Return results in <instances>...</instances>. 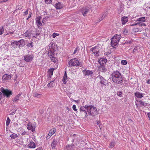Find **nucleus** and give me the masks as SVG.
Instances as JSON below:
<instances>
[{
  "instance_id": "63",
  "label": "nucleus",
  "mask_w": 150,
  "mask_h": 150,
  "mask_svg": "<svg viewBox=\"0 0 150 150\" xmlns=\"http://www.w3.org/2000/svg\"><path fill=\"white\" fill-rule=\"evenodd\" d=\"M137 25V23H134V24H132L130 25V26H135Z\"/></svg>"
},
{
  "instance_id": "26",
  "label": "nucleus",
  "mask_w": 150,
  "mask_h": 150,
  "mask_svg": "<svg viewBox=\"0 0 150 150\" xmlns=\"http://www.w3.org/2000/svg\"><path fill=\"white\" fill-rule=\"evenodd\" d=\"M21 93H19L15 97L12 99V100L14 102H17L19 100Z\"/></svg>"
},
{
  "instance_id": "54",
  "label": "nucleus",
  "mask_w": 150,
  "mask_h": 150,
  "mask_svg": "<svg viewBox=\"0 0 150 150\" xmlns=\"http://www.w3.org/2000/svg\"><path fill=\"white\" fill-rule=\"evenodd\" d=\"M8 0H1L0 1V3L6 2Z\"/></svg>"
},
{
  "instance_id": "39",
  "label": "nucleus",
  "mask_w": 150,
  "mask_h": 150,
  "mask_svg": "<svg viewBox=\"0 0 150 150\" xmlns=\"http://www.w3.org/2000/svg\"><path fill=\"white\" fill-rule=\"evenodd\" d=\"M137 25L139 26H145L146 25L145 23L141 22L137 23Z\"/></svg>"
},
{
  "instance_id": "38",
  "label": "nucleus",
  "mask_w": 150,
  "mask_h": 150,
  "mask_svg": "<svg viewBox=\"0 0 150 150\" xmlns=\"http://www.w3.org/2000/svg\"><path fill=\"white\" fill-rule=\"evenodd\" d=\"M4 31L3 26H1L0 27V35H2L4 33Z\"/></svg>"
},
{
  "instance_id": "15",
  "label": "nucleus",
  "mask_w": 150,
  "mask_h": 150,
  "mask_svg": "<svg viewBox=\"0 0 150 150\" xmlns=\"http://www.w3.org/2000/svg\"><path fill=\"white\" fill-rule=\"evenodd\" d=\"M134 94L135 97L140 99L142 98L144 95H145V93H140L139 91H137L134 93Z\"/></svg>"
},
{
  "instance_id": "35",
  "label": "nucleus",
  "mask_w": 150,
  "mask_h": 150,
  "mask_svg": "<svg viewBox=\"0 0 150 150\" xmlns=\"http://www.w3.org/2000/svg\"><path fill=\"white\" fill-rule=\"evenodd\" d=\"M33 96L34 97L37 98H40L41 97V95L40 94H38L37 93H35L33 94Z\"/></svg>"
},
{
  "instance_id": "33",
  "label": "nucleus",
  "mask_w": 150,
  "mask_h": 150,
  "mask_svg": "<svg viewBox=\"0 0 150 150\" xmlns=\"http://www.w3.org/2000/svg\"><path fill=\"white\" fill-rule=\"evenodd\" d=\"M18 136L16 134L13 133L12 134L10 135V137L12 139H15L17 138Z\"/></svg>"
},
{
  "instance_id": "41",
  "label": "nucleus",
  "mask_w": 150,
  "mask_h": 150,
  "mask_svg": "<svg viewBox=\"0 0 150 150\" xmlns=\"http://www.w3.org/2000/svg\"><path fill=\"white\" fill-rule=\"evenodd\" d=\"M10 121H11V120L9 119V118L8 117H7V119L6 120V125L7 126H8L9 125L10 122Z\"/></svg>"
},
{
  "instance_id": "55",
  "label": "nucleus",
  "mask_w": 150,
  "mask_h": 150,
  "mask_svg": "<svg viewBox=\"0 0 150 150\" xmlns=\"http://www.w3.org/2000/svg\"><path fill=\"white\" fill-rule=\"evenodd\" d=\"M77 49H78V48H75V49L74 51V52L73 53V54H75L76 53V52H77Z\"/></svg>"
},
{
  "instance_id": "7",
  "label": "nucleus",
  "mask_w": 150,
  "mask_h": 150,
  "mask_svg": "<svg viewBox=\"0 0 150 150\" xmlns=\"http://www.w3.org/2000/svg\"><path fill=\"white\" fill-rule=\"evenodd\" d=\"M0 90L1 91L3 94L4 95L6 96L7 97H9L11 95H12L11 91L7 89H5L1 87Z\"/></svg>"
},
{
  "instance_id": "59",
  "label": "nucleus",
  "mask_w": 150,
  "mask_h": 150,
  "mask_svg": "<svg viewBox=\"0 0 150 150\" xmlns=\"http://www.w3.org/2000/svg\"><path fill=\"white\" fill-rule=\"evenodd\" d=\"M13 125L15 127H16L18 126V124L16 122H14L13 123Z\"/></svg>"
},
{
  "instance_id": "28",
  "label": "nucleus",
  "mask_w": 150,
  "mask_h": 150,
  "mask_svg": "<svg viewBox=\"0 0 150 150\" xmlns=\"http://www.w3.org/2000/svg\"><path fill=\"white\" fill-rule=\"evenodd\" d=\"M28 145L30 148L32 149L36 147L35 144L32 141H30Z\"/></svg>"
},
{
  "instance_id": "57",
  "label": "nucleus",
  "mask_w": 150,
  "mask_h": 150,
  "mask_svg": "<svg viewBox=\"0 0 150 150\" xmlns=\"http://www.w3.org/2000/svg\"><path fill=\"white\" fill-rule=\"evenodd\" d=\"M147 116L149 118V120H150V112H148L147 113Z\"/></svg>"
},
{
  "instance_id": "62",
  "label": "nucleus",
  "mask_w": 150,
  "mask_h": 150,
  "mask_svg": "<svg viewBox=\"0 0 150 150\" xmlns=\"http://www.w3.org/2000/svg\"><path fill=\"white\" fill-rule=\"evenodd\" d=\"M35 150H42V147H39L37 149H36Z\"/></svg>"
},
{
  "instance_id": "27",
  "label": "nucleus",
  "mask_w": 150,
  "mask_h": 150,
  "mask_svg": "<svg viewBox=\"0 0 150 150\" xmlns=\"http://www.w3.org/2000/svg\"><path fill=\"white\" fill-rule=\"evenodd\" d=\"M57 141L56 140L54 139L51 144V146L52 149L54 148L57 144Z\"/></svg>"
},
{
  "instance_id": "23",
  "label": "nucleus",
  "mask_w": 150,
  "mask_h": 150,
  "mask_svg": "<svg viewBox=\"0 0 150 150\" xmlns=\"http://www.w3.org/2000/svg\"><path fill=\"white\" fill-rule=\"evenodd\" d=\"M54 7L57 9H60L62 8L63 6L60 2H58L55 4Z\"/></svg>"
},
{
  "instance_id": "44",
  "label": "nucleus",
  "mask_w": 150,
  "mask_h": 150,
  "mask_svg": "<svg viewBox=\"0 0 150 150\" xmlns=\"http://www.w3.org/2000/svg\"><path fill=\"white\" fill-rule=\"evenodd\" d=\"M117 94L119 97H121L122 96V92L121 91H117Z\"/></svg>"
},
{
  "instance_id": "29",
  "label": "nucleus",
  "mask_w": 150,
  "mask_h": 150,
  "mask_svg": "<svg viewBox=\"0 0 150 150\" xmlns=\"http://www.w3.org/2000/svg\"><path fill=\"white\" fill-rule=\"evenodd\" d=\"M56 131V129L53 128L51 129L49 131L48 134L51 136L54 134Z\"/></svg>"
},
{
  "instance_id": "14",
  "label": "nucleus",
  "mask_w": 150,
  "mask_h": 150,
  "mask_svg": "<svg viewBox=\"0 0 150 150\" xmlns=\"http://www.w3.org/2000/svg\"><path fill=\"white\" fill-rule=\"evenodd\" d=\"M41 18V16H38L36 18V23L37 25V27L38 28H40V26H42V23L40 21V20Z\"/></svg>"
},
{
  "instance_id": "64",
  "label": "nucleus",
  "mask_w": 150,
  "mask_h": 150,
  "mask_svg": "<svg viewBox=\"0 0 150 150\" xmlns=\"http://www.w3.org/2000/svg\"><path fill=\"white\" fill-rule=\"evenodd\" d=\"M26 132L25 131H24V132H23L22 133L21 135H24L26 134Z\"/></svg>"
},
{
  "instance_id": "25",
  "label": "nucleus",
  "mask_w": 150,
  "mask_h": 150,
  "mask_svg": "<svg viewBox=\"0 0 150 150\" xmlns=\"http://www.w3.org/2000/svg\"><path fill=\"white\" fill-rule=\"evenodd\" d=\"M11 78V76L9 75L6 74H4L2 78L3 80L6 81L8 79H10Z\"/></svg>"
},
{
  "instance_id": "20",
  "label": "nucleus",
  "mask_w": 150,
  "mask_h": 150,
  "mask_svg": "<svg viewBox=\"0 0 150 150\" xmlns=\"http://www.w3.org/2000/svg\"><path fill=\"white\" fill-rule=\"evenodd\" d=\"M136 105L137 107L143 106L144 105V103L142 100H137L135 102Z\"/></svg>"
},
{
  "instance_id": "47",
  "label": "nucleus",
  "mask_w": 150,
  "mask_h": 150,
  "mask_svg": "<svg viewBox=\"0 0 150 150\" xmlns=\"http://www.w3.org/2000/svg\"><path fill=\"white\" fill-rule=\"evenodd\" d=\"M67 74L66 72V71L65 72L64 74V76H63V79H64V80H67Z\"/></svg>"
},
{
  "instance_id": "18",
  "label": "nucleus",
  "mask_w": 150,
  "mask_h": 150,
  "mask_svg": "<svg viewBox=\"0 0 150 150\" xmlns=\"http://www.w3.org/2000/svg\"><path fill=\"white\" fill-rule=\"evenodd\" d=\"M54 49L52 48H49V51L48 53L49 57L50 58V57H53L55 55L54 54Z\"/></svg>"
},
{
  "instance_id": "43",
  "label": "nucleus",
  "mask_w": 150,
  "mask_h": 150,
  "mask_svg": "<svg viewBox=\"0 0 150 150\" xmlns=\"http://www.w3.org/2000/svg\"><path fill=\"white\" fill-rule=\"evenodd\" d=\"M54 82V81H51L50 83H48L47 85V86L48 87H52L53 86V83Z\"/></svg>"
},
{
  "instance_id": "58",
  "label": "nucleus",
  "mask_w": 150,
  "mask_h": 150,
  "mask_svg": "<svg viewBox=\"0 0 150 150\" xmlns=\"http://www.w3.org/2000/svg\"><path fill=\"white\" fill-rule=\"evenodd\" d=\"M39 35L38 33H36L35 34H34L33 35V37L35 38H36V36Z\"/></svg>"
},
{
  "instance_id": "53",
  "label": "nucleus",
  "mask_w": 150,
  "mask_h": 150,
  "mask_svg": "<svg viewBox=\"0 0 150 150\" xmlns=\"http://www.w3.org/2000/svg\"><path fill=\"white\" fill-rule=\"evenodd\" d=\"M14 32H11L9 33H7L6 34H4V36H6V35H9V34H10L11 35Z\"/></svg>"
},
{
  "instance_id": "60",
  "label": "nucleus",
  "mask_w": 150,
  "mask_h": 150,
  "mask_svg": "<svg viewBox=\"0 0 150 150\" xmlns=\"http://www.w3.org/2000/svg\"><path fill=\"white\" fill-rule=\"evenodd\" d=\"M66 80H64V79H62V81L64 84H66Z\"/></svg>"
},
{
  "instance_id": "5",
  "label": "nucleus",
  "mask_w": 150,
  "mask_h": 150,
  "mask_svg": "<svg viewBox=\"0 0 150 150\" xmlns=\"http://www.w3.org/2000/svg\"><path fill=\"white\" fill-rule=\"evenodd\" d=\"M92 6L91 5H88L83 7L81 11L83 16H85L88 12L92 11Z\"/></svg>"
},
{
  "instance_id": "42",
  "label": "nucleus",
  "mask_w": 150,
  "mask_h": 150,
  "mask_svg": "<svg viewBox=\"0 0 150 150\" xmlns=\"http://www.w3.org/2000/svg\"><path fill=\"white\" fill-rule=\"evenodd\" d=\"M33 42H31L30 43H28L27 44V46L31 48L33 47Z\"/></svg>"
},
{
  "instance_id": "56",
  "label": "nucleus",
  "mask_w": 150,
  "mask_h": 150,
  "mask_svg": "<svg viewBox=\"0 0 150 150\" xmlns=\"http://www.w3.org/2000/svg\"><path fill=\"white\" fill-rule=\"evenodd\" d=\"M51 137V136L50 135L48 134V135L46 137V139L47 140L49 139Z\"/></svg>"
},
{
  "instance_id": "30",
  "label": "nucleus",
  "mask_w": 150,
  "mask_h": 150,
  "mask_svg": "<svg viewBox=\"0 0 150 150\" xmlns=\"http://www.w3.org/2000/svg\"><path fill=\"white\" fill-rule=\"evenodd\" d=\"M136 21L145 22L146 21V18L145 17H142L137 18L136 20Z\"/></svg>"
},
{
  "instance_id": "17",
  "label": "nucleus",
  "mask_w": 150,
  "mask_h": 150,
  "mask_svg": "<svg viewBox=\"0 0 150 150\" xmlns=\"http://www.w3.org/2000/svg\"><path fill=\"white\" fill-rule=\"evenodd\" d=\"M98 70L101 72H106L107 71V69L104 65H101L99 66Z\"/></svg>"
},
{
  "instance_id": "21",
  "label": "nucleus",
  "mask_w": 150,
  "mask_h": 150,
  "mask_svg": "<svg viewBox=\"0 0 150 150\" xmlns=\"http://www.w3.org/2000/svg\"><path fill=\"white\" fill-rule=\"evenodd\" d=\"M140 47L139 46H137L132 51V53L134 54H136L137 52H139L140 50Z\"/></svg>"
},
{
  "instance_id": "48",
  "label": "nucleus",
  "mask_w": 150,
  "mask_h": 150,
  "mask_svg": "<svg viewBox=\"0 0 150 150\" xmlns=\"http://www.w3.org/2000/svg\"><path fill=\"white\" fill-rule=\"evenodd\" d=\"M132 40H127L125 42V43H126L129 44H130L132 42Z\"/></svg>"
},
{
  "instance_id": "45",
  "label": "nucleus",
  "mask_w": 150,
  "mask_h": 150,
  "mask_svg": "<svg viewBox=\"0 0 150 150\" xmlns=\"http://www.w3.org/2000/svg\"><path fill=\"white\" fill-rule=\"evenodd\" d=\"M45 2L46 4H48L51 3L52 0H45Z\"/></svg>"
},
{
  "instance_id": "46",
  "label": "nucleus",
  "mask_w": 150,
  "mask_h": 150,
  "mask_svg": "<svg viewBox=\"0 0 150 150\" xmlns=\"http://www.w3.org/2000/svg\"><path fill=\"white\" fill-rule=\"evenodd\" d=\"M59 35V34L57 33H54L52 34V37L53 38H55L57 36Z\"/></svg>"
},
{
  "instance_id": "24",
  "label": "nucleus",
  "mask_w": 150,
  "mask_h": 150,
  "mask_svg": "<svg viewBox=\"0 0 150 150\" xmlns=\"http://www.w3.org/2000/svg\"><path fill=\"white\" fill-rule=\"evenodd\" d=\"M121 21H122V24H125L128 21V19L127 18V17L125 16H123L122 18L121 19Z\"/></svg>"
},
{
  "instance_id": "3",
  "label": "nucleus",
  "mask_w": 150,
  "mask_h": 150,
  "mask_svg": "<svg viewBox=\"0 0 150 150\" xmlns=\"http://www.w3.org/2000/svg\"><path fill=\"white\" fill-rule=\"evenodd\" d=\"M68 64L69 67H81L82 64L80 63L79 60L77 58H74L70 60L68 62Z\"/></svg>"
},
{
  "instance_id": "34",
  "label": "nucleus",
  "mask_w": 150,
  "mask_h": 150,
  "mask_svg": "<svg viewBox=\"0 0 150 150\" xmlns=\"http://www.w3.org/2000/svg\"><path fill=\"white\" fill-rule=\"evenodd\" d=\"M107 13H103L102 15V16L99 19V21H100L103 20L107 15Z\"/></svg>"
},
{
  "instance_id": "2",
  "label": "nucleus",
  "mask_w": 150,
  "mask_h": 150,
  "mask_svg": "<svg viewBox=\"0 0 150 150\" xmlns=\"http://www.w3.org/2000/svg\"><path fill=\"white\" fill-rule=\"evenodd\" d=\"M121 36L120 35H116L112 38L111 41V44L112 46L114 47L118 45L120 39H121Z\"/></svg>"
},
{
  "instance_id": "52",
  "label": "nucleus",
  "mask_w": 150,
  "mask_h": 150,
  "mask_svg": "<svg viewBox=\"0 0 150 150\" xmlns=\"http://www.w3.org/2000/svg\"><path fill=\"white\" fill-rule=\"evenodd\" d=\"M133 30L135 32H137L139 31V29L137 28H134Z\"/></svg>"
},
{
  "instance_id": "40",
  "label": "nucleus",
  "mask_w": 150,
  "mask_h": 150,
  "mask_svg": "<svg viewBox=\"0 0 150 150\" xmlns=\"http://www.w3.org/2000/svg\"><path fill=\"white\" fill-rule=\"evenodd\" d=\"M121 63L123 65H126L127 64V61L126 60H122L121 61Z\"/></svg>"
},
{
  "instance_id": "12",
  "label": "nucleus",
  "mask_w": 150,
  "mask_h": 150,
  "mask_svg": "<svg viewBox=\"0 0 150 150\" xmlns=\"http://www.w3.org/2000/svg\"><path fill=\"white\" fill-rule=\"evenodd\" d=\"M82 72L84 76H91L93 73L92 71L86 69L83 70Z\"/></svg>"
},
{
  "instance_id": "49",
  "label": "nucleus",
  "mask_w": 150,
  "mask_h": 150,
  "mask_svg": "<svg viewBox=\"0 0 150 150\" xmlns=\"http://www.w3.org/2000/svg\"><path fill=\"white\" fill-rule=\"evenodd\" d=\"M28 9H26L25 10V11H24L23 13H24V16H26V15H27L28 14Z\"/></svg>"
},
{
  "instance_id": "31",
  "label": "nucleus",
  "mask_w": 150,
  "mask_h": 150,
  "mask_svg": "<svg viewBox=\"0 0 150 150\" xmlns=\"http://www.w3.org/2000/svg\"><path fill=\"white\" fill-rule=\"evenodd\" d=\"M23 35L25 37H27V38H30V32L28 30H27L26 32Z\"/></svg>"
},
{
  "instance_id": "8",
  "label": "nucleus",
  "mask_w": 150,
  "mask_h": 150,
  "mask_svg": "<svg viewBox=\"0 0 150 150\" xmlns=\"http://www.w3.org/2000/svg\"><path fill=\"white\" fill-rule=\"evenodd\" d=\"M34 56L32 54H28L23 56V59L26 62H31L33 59Z\"/></svg>"
},
{
  "instance_id": "10",
  "label": "nucleus",
  "mask_w": 150,
  "mask_h": 150,
  "mask_svg": "<svg viewBox=\"0 0 150 150\" xmlns=\"http://www.w3.org/2000/svg\"><path fill=\"white\" fill-rule=\"evenodd\" d=\"M97 78L100 79L99 82L101 84L102 86H106V81L103 77L100 75H99Z\"/></svg>"
},
{
  "instance_id": "16",
  "label": "nucleus",
  "mask_w": 150,
  "mask_h": 150,
  "mask_svg": "<svg viewBox=\"0 0 150 150\" xmlns=\"http://www.w3.org/2000/svg\"><path fill=\"white\" fill-rule=\"evenodd\" d=\"M107 61V59L104 58H101L98 60V62L100 65H104L106 64Z\"/></svg>"
},
{
  "instance_id": "19",
  "label": "nucleus",
  "mask_w": 150,
  "mask_h": 150,
  "mask_svg": "<svg viewBox=\"0 0 150 150\" xmlns=\"http://www.w3.org/2000/svg\"><path fill=\"white\" fill-rule=\"evenodd\" d=\"M74 144H69L66 146L65 150H74Z\"/></svg>"
},
{
  "instance_id": "51",
  "label": "nucleus",
  "mask_w": 150,
  "mask_h": 150,
  "mask_svg": "<svg viewBox=\"0 0 150 150\" xmlns=\"http://www.w3.org/2000/svg\"><path fill=\"white\" fill-rule=\"evenodd\" d=\"M123 33L124 34L126 35L128 33V30L126 29H124L123 31Z\"/></svg>"
},
{
  "instance_id": "13",
  "label": "nucleus",
  "mask_w": 150,
  "mask_h": 150,
  "mask_svg": "<svg viewBox=\"0 0 150 150\" xmlns=\"http://www.w3.org/2000/svg\"><path fill=\"white\" fill-rule=\"evenodd\" d=\"M16 43L17 44L18 46L19 47H23L25 44L24 40L23 39H21L18 41H16Z\"/></svg>"
},
{
  "instance_id": "36",
  "label": "nucleus",
  "mask_w": 150,
  "mask_h": 150,
  "mask_svg": "<svg viewBox=\"0 0 150 150\" xmlns=\"http://www.w3.org/2000/svg\"><path fill=\"white\" fill-rule=\"evenodd\" d=\"M115 145V143L114 142L112 141L110 142V144L109 148H112Z\"/></svg>"
},
{
  "instance_id": "4",
  "label": "nucleus",
  "mask_w": 150,
  "mask_h": 150,
  "mask_svg": "<svg viewBox=\"0 0 150 150\" xmlns=\"http://www.w3.org/2000/svg\"><path fill=\"white\" fill-rule=\"evenodd\" d=\"M88 105H87L81 106L79 107L80 114L81 116H84V117H87L88 115Z\"/></svg>"
},
{
  "instance_id": "37",
  "label": "nucleus",
  "mask_w": 150,
  "mask_h": 150,
  "mask_svg": "<svg viewBox=\"0 0 150 150\" xmlns=\"http://www.w3.org/2000/svg\"><path fill=\"white\" fill-rule=\"evenodd\" d=\"M16 41H14L11 43V45L12 47L14 48H16L17 46V44L16 43Z\"/></svg>"
},
{
  "instance_id": "32",
  "label": "nucleus",
  "mask_w": 150,
  "mask_h": 150,
  "mask_svg": "<svg viewBox=\"0 0 150 150\" xmlns=\"http://www.w3.org/2000/svg\"><path fill=\"white\" fill-rule=\"evenodd\" d=\"M51 61L55 63H57L58 62V60L55 57V55L53 57H50V58Z\"/></svg>"
},
{
  "instance_id": "6",
  "label": "nucleus",
  "mask_w": 150,
  "mask_h": 150,
  "mask_svg": "<svg viewBox=\"0 0 150 150\" xmlns=\"http://www.w3.org/2000/svg\"><path fill=\"white\" fill-rule=\"evenodd\" d=\"M97 109L93 106L91 105H88L87 112L89 115L93 116L97 113Z\"/></svg>"
},
{
  "instance_id": "1",
  "label": "nucleus",
  "mask_w": 150,
  "mask_h": 150,
  "mask_svg": "<svg viewBox=\"0 0 150 150\" xmlns=\"http://www.w3.org/2000/svg\"><path fill=\"white\" fill-rule=\"evenodd\" d=\"M111 76L112 81L117 84L122 83L123 79L121 73L117 70L113 71L112 73Z\"/></svg>"
},
{
  "instance_id": "22",
  "label": "nucleus",
  "mask_w": 150,
  "mask_h": 150,
  "mask_svg": "<svg viewBox=\"0 0 150 150\" xmlns=\"http://www.w3.org/2000/svg\"><path fill=\"white\" fill-rule=\"evenodd\" d=\"M55 68H52L49 69L48 71V76L49 77H51V76L53 75V72L55 70Z\"/></svg>"
},
{
  "instance_id": "11",
  "label": "nucleus",
  "mask_w": 150,
  "mask_h": 150,
  "mask_svg": "<svg viewBox=\"0 0 150 150\" xmlns=\"http://www.w3.org/2000/svg\"><path fill=\"white\" fill-rule=\"evenodd\" d=\"M27 129L32 132H34L35 130V126L34 124H32L30 122H29L27 124Z\"/></svg>"
},
{
  "instance_id": "50",
  "label": "nucleus",
  "mask_w": 150,
  "mask_h": 150,
  "mask_svg": "<svg viewBox=\"0 0 150 150\" xmlns=\"http://www.w3.org/2000/svg\"><path fill=\"white\" fill-rule=\"evenodd\" d=\"M72 108L73 110L75 111H77V110L76 108V105H74L72 106Z\"/></svg>"
},
{
  "instance_id": "61",
  "label": "nucleus",
  "mask_w": 150,
  "mask_h": 150,
  "mask_svg": "<svg viewBox=\"0 0 150 150\" xmlns=\"http://www.w3.org/2000/svg\"><path fill=\"white\" fill-rule=\"evenodd\" d=\"M146 83L148 84H150V79H148Z\"/></svg>"
},
{
  "instance_id": "9",
  "label": "nucleus",
  "mask_w": 150,
  "mask_h": 150,
  "mask_svg": "<svg viewBox=\"0 0 150 150\" xmlns=\"http://www.w3.org/2000/svg\"><path fill=\"white\" fill-rule=\"evenodd\" d=\"M91 52H92V53L96 56H98L99 55V52L98 48L95 46L91 48Z\"/></svg>"
}]
</instances>
